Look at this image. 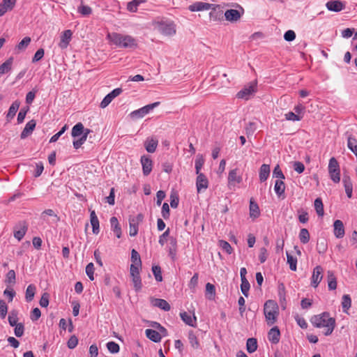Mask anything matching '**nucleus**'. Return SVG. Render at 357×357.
<instances>
[{
    "instance_id": "1",
    "label": "nucleus",
    "mask_w": 357,
    "mask_h": 357,
    "mask_svg": "<svg viewBox=\"0 0 357 357\" xmlns=\"http://www.w3.org/2000/svg\"><path fill=\"white\" fill-rule=\"evenodd\" d=\"M310 322L315 328H324L325 331L324 333L326 336L332 334L336 325L335 318L331 317L330 314L328 312H324L319 314L313 315L310 318Z\"/></svg>"
},
{
    "instance_id": "2",
    "label": "nucleus",
    "mask_w": 357,
    "mask_h": 357,
    "mask_svg": "<svg viewBox=\"0 0 357 357\" xmlns=\"http://www.w3.org/2000/svg\"><path fill=\"white\" fill-rule=\"evenodd\" d=\"M107 39L119 48L134 50L138 46L137 39L130 35H123L116 32L108 33Z\"/></svg>"
},
{
    "instance_id": "3",
    "label": "nucleus",
    "mask_w": 357,
    "mask_h": 357,
    "mask_svg": "<svg viewBox=\"0 0 357 357\" xmlns=\"http://www.w3.org/2000/svg\"><path fill=\"white\" fill-rule=\"evenodd\" d=\"M264 313L268 326L273 325L279 315V307L277 303L273 300H268L264 307Z\"/></svg>"
},
{
    "instance_id": "4",
    "label": "nucleus",
    "mask_w": 357,
    "mask_h": 357,
    "mask_svg": "<svg viewBox=\"0 0 357 357\" xmlns=\"http://www.w3.org/2000/svg\"><path fill=\"white\" fill-rule=\"evenodd\" d=\"M257 91V82L253 81L250 82L248 85L245 86L241 91H239L236 97L238 98L249 100Z\"/></svg>"
},
{
    "instance_id": "5",
    "label": "nucleus",
    "mask_w": 357,
    "mask_h": 357,
    "mask_svg": "<svg viewBox=\"0 0 357 357\" xmlns=\"http://www.w3.org/2000/svg\"><path fill=\"white\" fill-rule=\"evenodd\" d=\"M236 6L239 8V10L229 9L225 12L224 15L227 21L231 22H236L241 19V16L244 14L243 8L238 4H236Z\"/></svg>"
},
{
    "instance_id": "6",
    "label": "nucleus",
    "mask_w": 357,
    "mask_h": 357,
    "mask_svg": "<svg viewBox=\"0 0 357 357\" xmlns=\"http://www.w3.org/2000/svg\"><path fill=\"white\" fill-rule=\"evenodd\" d=\"M140 268H141L135 266L130 268V277L132 278L134 289L137 292L139 291L142 287V280L139 273Z\"/></svg>"
},
{
    "instance_id": "7",
    "label": "nucleus",
    "mask_w": 357,
    "mask_h": 357,
    "mask_svg": "<svg viewBox=\"0 0 357 357\" xmlns=\"http://www.w3.org/2000/svg\"><path fill=\"white\" fill-rule=\"evenodd\" d=\"M143 215L139 213L136 217L130 218L129 219V234L130 236H135L138 233L139 223L143 220Z\"/></svg>"
},
{
    "instance_id": "8",
    "label": "nucleus",
    "mask_w": 357,
    "mask_h": 357,
    "mask_svg": "<svg viewBox=\"0 0 357 357\" xmlns=\"http://www.w3.org/2000/svg\"><path fill=\"white\" fill-rule=\"evenodd\" d=\"M159 31L165 36H172L176 33L175 24L173 22H161L158 26Z\"/></svg>"
},
{
    "instance_id": "9",
    "label": "nucleus",
    "mask_w": 357,
    "mask_h": 357,
    "mask_svg": "<svg viewBox=\"0 0 357 357\" xmlns=\"http://www.w3.org/2000/svg\"><path fill=\"white\" fill-rule=\"evenodd\" d=\"M323 278V268L321 266H317L312 273L311 278V285L317 287Z\"/></svg>"
},
{
    "instance_id": "10",
    "label": "nucleus",
    "mask_w": 357,
    "mask_h": 357,
    "mask_svg": "<svg viewBox=\"0 0 357 357\" xmlns=\"http://www.w3.org/2000/svg\"><path fill=\"white\" fill-rule=\"evenodd\" d=\"M122 93L121 88H116L108 93L100 102V107L105 108L112 101V100Z\"/></svg>"
},
{
    "instance_id": "11",
    "label": "nucleus",
    "mask_w": 357,
    "mask_h": 357,
    "mask_svg": "<svg viewBox=\"0 0 357 357\" xmlns=\"http://www.w3.org/2000/svg\"><path fill=\"white\" fill-rule=\"evenodd\" d=\"M212 6H213V4L212 3L202 1H196L194 3L190 5L188 9L191 12H197L210 10Z\"/></svg>"
},
{
    "instance_id": "12",
    "label": "nucleus",
    "mask_w": 357,
    "mask_h": 357,
    "mask_svg": "<svg viewBox=\"0 0 357 357\" xmlns=\"http://www.w3.org/2000/svg\"><path fill=\"white\" fill-rule=\"evenodd\" d=\"M141 163L143 174L148 176L152 171L153 162L149 156L143 155L141 157Z\"/></svg>"
},
{
    "instance_id": "13",
    "label": "nucleus",
    "mask_w": 357,
    "mask_h": 357,
    "mask_svg": "<svg viewBox=\"0 0 357 357\" xmlns=\"http://www.w3.org/2000/svg\"><path fill=\"white\" fill-rule=\"evenodd\" d=\"M208 186V180L204 174H197L196 179V187L197 192H200L202 190H206Z\"/></svg>"
},
{
    "instance_id": "14",
    "label": "nucleus",
    "mask_w": 357,
    "mask_h": 357,
    "mask_svg": "<svg viewBox=\"0 0 357 357\" xmlns=\"http://www.w3.org/2000/svg\"><path fill=\"white\" fill-rule=\"evenodd\" d=\"M27 225L25 222L20 223L14 228V237L19 241L25 236L27 231Z\"/></svg>"
},
{
    "instance_id": "15",
    "label": "nucleus",
    "mask_w": 357,
    "mask_h": 357,
    "mask_svg": "<svg viewBox=\"0 0 357 357\" xmlns=\"http://www.w3.org/2000/svg\"><path fill=\"white\" fill-rule=\"evenodd\" d=\"M72 31L70 30L64 31L61 36L59 46L61 49H66L70 43L72 37Z\"/></svg>"
},
{
    "instance_id": "16",
    "label": "nucleus",
    "mask_w": 357,
    "mask_h": 357,
    "mask_svg": "<svg viewBox=\"0 0 357 357\" xmlns=\"http://www.w3.org/2000/svg\"><path fill=\"white\" fill-rule=\"evenodd\" d=\"M334 235L337 238H342L344 236V227L342 220H336L333 223Z\"/></svg>"
},
{
    "instance_id": "17",
    "label": "nucleus",
    "mask_w": 357,
    "mask_h": 357,
    "mask_svg": "<svg viewBox=\"0 0 357 357\" xmlns=\"http://www.w3.org/2000/svg\"><path fill=\"white\" fill-rule=\"evenodd\" d=\"M268 339L273 344H278L280 339V332L278 326L273 327L268 333Z\"/></svg>"
},
{
    "instance_id": "18",
    "label": "nucleus",
    "mask_w": 357,
    "mask_h": 357,
    "mask_svg": "<svg viewBox=\"0 0 357 357\" xmlns=\"http://www.w3.org/2000/svg\"><path fill=\"white\" fill-rule=\"evenodd\" d=\"M326 8L334 12H340L344 9V3L339 0H331L326 3Z\"/></svg>"
},
{
    "instance_id": "19",
    "label": "nucleus",
    "mask_w": 357,
    "mask_h": 357,
    "mask_svg": "<svg viewBox=\"0 0 357 357\" xmlns=\"http://www.w3.org/2000/svg\"><path fill=\"white\" fill-rule=\"evenodd\" d=\"M36 121L32 119L26 123L24 130L20 134L21 139H25L29 135L32 133L33 130L36 128Z\"/></svg>"
},
{
    "instance_id": "20",
    "label": "nucleus",
    "mask_w": 357,
    "mask_h": 357,
    "mask_svg": "<svg viewBox=\"0 0 357 357\" xmlns=\"http://www.w3.org/2000/svg\"><path fill=\"white\" fill-rule=\"evenodd\" d=\"M151 304L157 307H159L161 310H163L165 311H169L170 310V305L169 303L162 298H153L151 300Z\"/></svg>"
},
{
    "instance_id": "21",
    "label": "nucleus",
    "mask_w": 357,
    "mask_h": 357,
    "mask_svg": "<svg viewBox=\"0 0 357 357\" xmlns=\"http://www.w3.org/2000/svg\"><path fill=\"white\" fill-rule=\"evenodd\" d=\"M342 182L345 189V192L349 198H351L353 192V184L350 177L348 175H344Z\"/></svg>"
},
{
    "instance_id": "22",
    "label": "nucleus",
    "mask_w": 357,
    "mask_h": 357,
    "mask_svg": "<svg viewBox=\"0 0 357 357\" xmlns=\"http://www.w3.org/2000/svg\"><path fill=\"white\" fill-rule=\"evenodd\" d=\"M158 139L151 137L147 138L144 142V146L147 152L149 153H154L158 146Z\"/></svg>"
},
{
    "instance_id": "23",
    "label": "nucleus",
    "mask_w": 357,
    "mask_h": 357,
    "mask_svg": "<svg viewBox=\"0 0 357 357\" xmlns=\"http://www.w3.org/2000/svg\"><path fill=\"white\" fill-rule=\"evenodd\" d=\"M20 105L18 100L14 101L9 107L8 112L6 114L7 122H10L14 118Z\"/></svg>"
},
{
    "instance_id": "24",
    "label": "nucleus",
    "mask_w": 357,
    "mask_h": 357,
    "mask_svg": "<svg viewBox=\"0 0 357 357\" xmlns=\"http://www.w3.org/2000/svg\"><path fill=\"white\" fill-rule=\"evenodd\" d=\"M242 181V177L238 175V169H234L229 171L228 175L229 185H232L235 183H240Z\"/></svg>"
},
{
    "instance_id": "25",
    "label": "nucleus",
    "mask_w": 357,
    "mask_h": 357,
    "mask_svg": "<svg viewBox=\"0 0 357 357\" xmlns=\"http://www.w3.org/2000/svg\"><path fill=\"white\" fill-rule=\"evenodd\" d=\"M90 221L92 226V231L94 234H98L100 231L99 220L94 211H91Z\"/></svg>"
},
{
    "instance_id": "26",
    "label": "nucleus",
    "mask_w": 357,
    "mask_h": 357,
    "mask_svg": "<svg viewBox=\"0 0 357 357\" xmlns=\"http://www.w3.org/2000/svg\"><path fill=\"white\" fill-rule=\"evenodd\" d=\"M260 215V211L258 204L254 201L253 198L250 200V217L255 219Z\"/></svg>"
},
{
    "instance_id": "27",
    "label": "nucleus",
    "mask_w": 357,
    "mask_h": 357,
    "mask_svg": "<svg viewBox=\"0 0 357 357\" xmlns=\"http://www.w3.org/2000/svg\"><path fill=\"white\" fill-rule=\"evenodd\" d=\"M110 225L112 230L115 234L116 236L118 238H120L121 236V228L119 226V223L117 218L113 216L110 218Z\"/></svg>"
},
{
    "instance_id": "28",
    "label": "nucleus",
    "mask_w": 357,
    "mask_h": 357,
    "mask_svg": "<svg viewBox=\"0 0 357 357\" xmlns=\"http://www.w3.org/2000/svg\"><path fill=\"white\" fill-rule=\"evenodd\" d=\"M270 165L263 164L259 169V180L261 182H264L267 180L270 174Z\"/></svg>"
},
{
    "instance_id": "29",
    "label": "nucleus",
    "mask_w": 357,
    "mask_h": 357,
    "mask_svg": "<svg viewBox=\"0 0 357 357\" xmlns=\"http://www.w3.org/2000/svg\"><path fill=\"white\" fill-rule=\"evenodd\" d=\"M146 337L154 342H159L161 340V335L159 332L153 329H146L145 331Z\"/></svg>"
},
{
    "instance_id": "30",
    "label": "nucleus",
    "mask_w": 357,
    "mask_h": 357,
    "mask_svg": "<svg viewBox=\"0 0 357 357\" xmlns=\"http://www.w3.org/2000/svg\"><path fill=\"white\" fill-rule=\"evenodd\" d=\"M220 6L218 5L213 4V6H212L211 11L209 13V17L211 20H213L214 22L218 21L221 19L222 15V12L221 10H217V9H219Z\"/></svg>"
},
{
    "instance_id": "31",
    "label": "nucleus",
    "mask_w": 357,
    "mask_h": 357,
    "mask_svg": "<svg viewBox=\"0 0 357 357\" xmlns=\"http://www.w3.org/2000/svg\"><path fill=\"white\" fill-rule=\"evenodd\" d=\"M131 261L132 264L130 267L135 266L141 268L142 267V261L140 258L139 254L135 249L132 250L131 252Z\"/></svg>"
},
{
    "instance_id": "32",
    "label": "nucleus",
    "mask_w": 357,
    "mask_h": 357,
    "mask_svg": "<svg viewBox=\"0 0 357 357\" xmlns=\"http://www.w3.org/2000/svg\"><path fill=\"white\" fill-rule=\"evenodd\" d=\"M328 287L330 290H335L337 288L336 277L332 271L327 272Z\"/></svg>"
},
{
    "instance_id": "33",
    "label": "nucleus",
    "mask_w": 357,
    "mask_h": 357,
    "mask_svg": "<svg viewBox=\"0 0 357 357\" xmlns=\"http://www.w3.org/2000/svg\"><path fill=\"white\" fill-rule=\"evenodd\" d=\"M13 62V58L10 57L5 62H3L1 65H0V77L9 72L12 68V65Z\"/></svg>"
},
{
    "instance_id": "34",
    "label": "nucleus",
    "mask_w": 357,
    "mask_h": 357,
    "mask_svg": "<svg viewBox=\"0 0 357 357\" xmlns=\"http://www.w3.org/2000/svg\"><path fill=\"white\" fill-rule=\"evenodd\" d=\"M180 316L181 319L186 324L190 326H194V323L196 321V317L195 315H193V317H192L191 315L187 313L186 312H183L180 313Z\"/></svg>"
},
{
    "instance_id": "35",
    "label": "nucleus",
    "mask_w": 357,
    "mask_h": 357,
    "mask_svg": "<svg viewBox=\"0 0 357 357\" xmlns=\"http://www.w3.org/2000/svg\"><path fill=\"white\" fill-rule=\"evenodd\" d=\"M84 132V127L82 123H77L75 125L71 131V135L73 137L82 136V133Z\"/></svg>"
},
{
    "instance_id": "36",
    "label": "nucleus",
    "mask_w": 357,
    "mask_h": 357,
    "mask_svg": "<svg viewBox=\"0 0 357 357\" xmlns=\"http://www.w3.org/2000/svg\"><path fill=\"white\" fill-rule=\"evenodd\" d=\"M347 146L349 149H350L354 154L357 156V139L349 135L347 138Z\"/></svg>"
},
{
    "instance_id": "37",
    "label": "nucleus",
    "mask_w": 357,
    "mask_h": 357,
    "mask_svg": "<svg viewBox=\"0 0 357 357\" xmlns=\"http://www.w3.org/2000/svg\"><path fill=\"white\" fill-rule=\"evenodd\" d=\"M257 339L251 337L248 338L246 342V349L248 353L252 354L257 349Z\"/></svg>"
},
{
    "instance_id": "38",
    "label": "nucleus",
    "mask_w": 357,
    "mask_h": 357,
    "mask_svg": "<svg viewBox=\"0 0 357 357\" xmlns=\"http://www.w3.org/2000/svg\"><path fill=\"white\" fill-rule=\"evenodd\" d=\"M274 190L278 196L280 197L284 193L285 184L282 180H276L275 183Z\"/></svg>"
},
{
    "instance_id": "39",
    "label": "nucleus",
    "mask_w": 357,
    "mask_h": 357,
    "mask_svg": "<svg viewBox=\"0 0 357 357\" xmlns=\"http://www.w3.org/2000/svg\"><path fill=\"white\" fill-rule=\"evenodd\" d=\"M36 286L34 284H29L26 290L25 298L27 302H30L33 299L36 293Z\"/></svg>"
},
{
    "instance_id": "40",
    "label": "nucleus",
    "mask_w": 357,
    "mask_h": 357,
    "mask_svg": "<svg viewBox=\"0 0 357 357\" xmlns=\"http://www.w3.org/2000/svg\"><path fill=\"white\" fill-rule=\"evenodd\" d=\"M351 299L350 296L348 294H344L342 296V307L343 312L345 313H347L348 310L351 307Z\"/></svg>"
},
{
    "instance_id": "41",
    "label": "nucleus",
    "mask_w": 357,
    "mask_h": 357,
    "mask_svg": "<svg viewBox=\"0 0 357 357\" xmlns=\"http://www.w3.org/2000/svg\"><path fill=\"white\" fill-rule=\"evenodd\" d=\"M314 208L317 215L322 217L324 214V204L321 198L318 197L314 200Z\"/></svg>"
},
{
    "instance_id": "42",
    "label": "nucleus",
    "mask_w": 357,
    "mask_h": 357,
    "mask_svg": "<svg viewBox=\"0 0 357 357\" xmlns=\"http://www.w3.org/2000/svg\"><path fill=\"white\" fill-rule=\"evenodd\" d=\"M215 295V287L211 283H207L206 285V296L208 299L213 300Z\"/></svg>"
},
{
    "instance_id": "43",
    "label": "nucleus",
    "mask_w": 357,
    "mask_h": 357,
    "mask_svg": "<svg viewBox=\"0 0 357 357\" xmlns=\"http://www.w3.org/2000/svg\"><path fill=\"white\" fill-rule=\"evenodd\" d=\"M287 255V261L289 265V268L295 271L297 268V259L292 255H291L288 252H286Z\"/></svg>"
},
{
    "instance_id": "44",
    "label": "nucleus",
    "mask_w": 357,
    "mask_h": 357,
    "mask_svg": "<svg viewBox=\"0 0 357 357\" xmlns=\"http://www.w3.org/2000/svg\"><path fill=\"white\" fill-rule=\"evenodd\" d=\"M146 0H132L129 2L127 5V9L130 12H136L137 7L143 3H145Z\"/></svg>"
},
{
    "instance_id": "45",
    "label": "nucleus",
    "mask_w": 357,
    "mask_h": 357,
    "mask_svg": "<svg viewBox=\"0 0 357 357\" xmlns=\"http://www.w3.org/2000/svg\"><path fill=\"white\" fill-rule=\"evenodd\" d=\"M17 315H18V312L15 310H13L10 312L8 317V320L9 324L11 326H14L15 325L18 324Z\"/></svg>"
},
{
    "instance_id": "46",
    "label": "nucleus",
    "mask_w": 357,
    "mask_h": 357,
    "mask_svg": "<svg viewBox=\"0 0 357 357\" xmlns=\"http://www.w3.org/2000/svg\"><path fill=\"white\" fill-rule=\"evenodd\" d=\"M298 236L301 242L303 244L307 243L310 241V233L305 228L301 229Z\"/></svg>"
},
{
    "instance_id": "47",
    "label": "nucleus",
    "mask_w": 357,
    "mask_h": 357,
    "mask_svg": "<svg viewBox=\"0 0 357 357\" xmlns=\"http://www.w3.org/2000/svg\"><path fill=\"white\" fill-rule=\"evenodd\" d=\"M204 164V158L202 155H197L195 159V171L196 174H202L200 172L201 169L202 168Z\"/></svg>"
},
{
    "instance_id": "48",
    "label": "nucleus",
    "mask_w": 357,
    "mask_h": 357,
    "mask_svg": "<svg viewBox=\"0 0 357 357\" xmlns=\"http://www.w3.org/2000/svg\"><path fill=\"white\" fill-rule=\"evenodd\" d=\"M278 296L280 302L282 305L286 303V294L285 287L283 284H280L278 286Z\"/></svg>"
},
{
    "instance_id": "49",
    "label": "nucleus",
    "mask_w": 357,
    "mask_h": 357,
    "mask_svg": "<svg viewBox=\"0 0 357 357\" xmlns=\"http://www.w3.org/2000/svg\"><path fill=\"white\" fill-rule=\"evenodd\" d=\"M31 40L30 37H24L16 46V49L19 51L24 50L30 44Z\"/></svg>"
},
{
    "instance_id": "50",
    "label": "nucleus",
    "mask_w": 357,
    "mask_h": 357,
    "mask_svg": "<svg viewBox=\"0 0 357 357\" xmlns=\"http://www.w3.org/2000/svg\"><path fill=\"white\" fill-rule=\"evenodd\" d=\"M146 114H147L146 112L142 107V108L135 110L130 114V116L132 119H137L144 117Z\"/></svg>"
},
{
    "instance_id": "51",
    "label": "nucleus",
    "mask_w": 357,
    "mask_h": 357,
    "mask_svg": "<svg viewBox=\"0 0 357 357\" xmlns=\"http://www.w3.org/2000/svg\"><path fill=\"white\" fill-rule=\"evenodd\" d=\"M152 271L155 280L158 282H161L162 280V276L160 266L158 265L153 266Z\"/></svg>"
},
{
    "instance_id": "52",
    "label": "nucleus",
    "mask_w": 357,
    "mask_h": 357,
    "mask_svg": "<svg viewBox=\"0 0 357 357\" xmlns=\"http://www.w3.org/2000/svg\"><path fill=\"white\" fill-rule=\"evenodd\" d=\"M331 179L335 183L340 181V170H328Z\"/></svg>"
},
{
    "instance_id": "53",
    "label": "nucleus",
    "mask_w": 357,
    "mask_h": 357,
    "mask_svg": "<svg viewBox=\"0 0 357 357\" xmlns=\"http://www.w3.org/2000/svg\"><path fill=\"white\" fill-rule=\"evenodd\" d=\"M250 283L248 280H241V290L242 294L245 296H248V292L250 290Z\"/></svg>"
},
{
    "instance_id": "54",
    "label": "nucleus",
    "mask_w": 357,
    "mask_h": 357,
    "mask_svg": "<svg viewBox=\"0 0 357 357\" xmlns=\"http://www.w3.org/2000/svg\"><path fill=\"white\" fill-rule=\"evenodd\" d=\"M188 339H189V342H190V345L194 349H198L199 348V343L198 342L197 337H196V335L192 332L189 333Z\"/></svg>"
},
{
    "instance_id": "55",
    "label": "nucleus",
    "mask_w": 357,
    "mask_h": 357,
    "mask_svg": "<svg viewBox=\"0 0 357 357\" xmlns=\"http://www.w3.org/2000/svg\"><path fill=\"white\" fill-rule=\"evenodd\" d=\"M16 2L17 0H3L1 5L7 11H10L14 8Z\"/></svg>"
},
{
    "instance_id": "56",
    "label": "nucleus",
    "mask_w": 357,
    "mask_h": 357,
    "mask_svg": "<svg viewBox=\"0 0 357 357\" xmlns=\"http://www.w3.org/2000/svg\"><path fill=\"white\" fill-rule=\"evenodd\" d=\"M107 348L112 354H116L119 351V345L114 342H109L107 343Z\"/></svg>"
},
{
    "instance_id": "57",
    "label": "nucleus",
    "mask_w": 357,
    "mask_h": 357,
    "mask_svg": "<svg viewBox=\"0 0 357 357\" xmlns=\"http://www.w3.org/2000/svg\"><path fill=\"white\" fill-rule=\"evenodd\" d=\"M14 333L15 336L20 337L24 335V326L22 323H18V324L15 325Z\"/></svg>"
},
{
    "instance_id": "58",
    "label": "nucleus",
    "mask_w": 357,
    "mask_h": 357,
    "mask_svg": "<svg viewBox=\"0 0 357 357\" xmlns=\"http://www.w3.org/2000/svg\"><path fill=\"white\" fill-rule=\"evenodd\" d=\"M16 280L15 272L13 270H10L6 276V282L9 284H15Z\"/></svg>"
},
{
    "instance_id": "59",
    "label": "nucleus",
    "mask_w": 357,
    "mask_h": 357,
    "mask_svg": "<svg viewBox=\"0 0 357 357\" xmlns=\"http://www.w3.org/2000/svg\"><path fill=\"white\" fill-rule=\"evenodd\" d=\"M303 118L302 116L296 114L293 112H289L285 114V119L288 121H298Z\"/></svg>"
},
{
    "instance_id": "60",
    "label": "nucleus",
    "mask_w": 357,
    "mask_h": 357,
    "mask_svg": "<svg viewBox=\"0 0 357 357\" xmlns=\"http://www.w3.org/2000/svg\"><path fill=\"white\" fill-rule=\"evenodd\" d=\"M8 312V306L3 300H0V317L5 319Z\"/></svg>"
},
{
    "instance_id": "61",
    "label": "nucleus",
    "mask_w": 357,
    "mask_h": 357,
    "mask_svg": "<svg viewBox=\"0 0 357 357\" xmlns=\"http://www.w3.org/2000/svg\"><path fill=\"white\" fill-rule=\"evenodd\" d=\"M219 245L227 254H231L232 252V248L228 242L221 240L219 241Z\"/></svg>"
},
{
    "instance_id": "62",
    "label": "nucleus",
    "mask_w": 357,
    "mask_h": 357,
    "mask_svg": "<svg viewBox=\"0 0 357 357\" xmlns=\"http://www.w3.org/2000/svg\"><path fill=\"white\" fill-rule=\"evenodd\" d=\"M50 294L47 292L43 294L39 304L42 307H46L49 305Z\"/></svg>"
},
{
    "instance_id": "63",
    "label": "nucleus",
    "mask_w": 357,
    "mask_h": 357,
    "mask_svg": "<svg viewBox=\"0 0 357 357\" xmlns=\"http://www.w3.org/2000/svg\"><path fill=\"white\" fill-rule=\"evenodd\" d=\"M86 273L89 278L90 279V280L93 281L94 280V266L93 263H89L87 264V266H86Z\"/></svg>"
},
{
    "instance_id": "64",
    "label": "nucleus",
    "mask_w": 357,
    "mask_h": 357,
    "mask_svg": "<svg viewBox=\"0 0 357 357\" xmlns=\"http://www.w3.org/2000/svg\"><path fill=\"white\" fill-rule=\"evenodd\" d=\"M328 169V170H340L339 163L334 157L329 160Z\"/></svg>"
}]
</instances>
